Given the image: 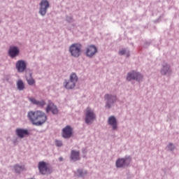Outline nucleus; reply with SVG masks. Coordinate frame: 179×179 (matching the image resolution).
I'll return each mask as SVG.
<instances>
[{
  "instance_id": "1",
  "label": "nucleus",
  "mask_w": 179,
  "mask_h": 179,
  "mask_svg": "<svg viewBox=\"0 0 179 179\" xmlns=\"http://www.w3.org/2000/svg\"><path fill=\"white\" fill-rule=\"evenodd\" d=\"M27 117L32 125L36 127H41L47 121V115L41 110H30L27 113Z\"/></svg>"
},
{
  "instance_id": "2",
  "label": "nucleus",
  "mask_w": 179,
  "mask_h": 179,
  "mask_svg": "<svg viewBox=\"0 0 179 179\" xmlns=\"http://www.w3.org/2000/svg\"><path fill=\"white\" fill-rule=\"evenodd\" d=\"M69 52L73 58H79L82 55V44L80 43L71 44L69 48Z\"/></svg>"
},
{
  "instance_id": "3",
  "label": "nucleus",
  "mask_w": 179,
  "mask_h": 179,
  "mask_svg": "<svg viewBox=\"0 0 179 179\" xmlns=\"http://www.w3.org/2000/svg\"><path fill=\"white\" fill-rule=\"evenodd\" d=\"M126 79L128 82L136 80V82H142L143 80V76L136 71H131L127 73Z\"/></svg>"
},
{
  "instance_id": "4",
  "label": "nucleus",
  "mask_w": 179,
  "mask_h": 179,
  "mask_svg": "<svg viewBox=\"0 0 179 179\" xmlns=\"http://www.w3.org/2000/svg\"><path fill=\"white\" fill-rule=\"evenodd\" d=\"M38 169L39 173L42 174V176H47L48 174H51L52 173V169L48 164L45 163V162H39L38 164Z\"/></svg>"
},
{
  "instance_id": "5",
  "label": "nucleus",
  "mask_w": 179,
  "mask_h": 179,
  "mask_svg": "<svg viewBox=\"0 0 179 179\" xmlns=\"http://www.w3.org/2000/svg\"><path fill=\"white\" fill-rule=\"evenodd\" d=\"M132 158L131 156H126L124 158H119L115 162L117 169H122V167H129L131 164Z\"/></svg>"
},
{
  "instance_id": "6",
  "label": "nucleus",
  "mask_w": 179,
  "mask_h": 179,
  "mask_svg": "<svg viewBox=\"0 0 179 179\" xmlns=\"http://www.w3.org/2000/svg\"><path fill=\"white\" fill-rule=\"evenodd\" d=\"M104 99L106 100V108L110 110L114 106V103H117V95L106 94L104 95Z\"/></svg>"
},
{
  "instance_id": "7",
  "label": "nucleus",
  "mask_w": 179,
  "mask_h": 179,
  "mask_svg": "<svg viewBox=\"0 0 179 179\" xmlns=\"http://www.w3.org/2000/svg\"><path fill=\"white\" fill-rule=\"evenodd\" d=\"M94 120H96V114H94V112L90 108H87L85 118V124H87V125H90L91 124H93Z\"/></svg>"
},
{
  "instance_id": "8",
  "label": "nucleus",
  "mask_w": 179,
  "mask_h": 179,
  "mask_svg": "<svg viewBox=\"0 0 179 179\" xmlns=\"http://www.w3.org/2000/svg\"><path fill=\"white\" fill-rule=\"evenodd\" d=\"M48 8H50V2L48 0H41L39 3V15H41V16L46 15Z\"/></svg>"
},
{
  "instance_id": "9",
  "label": "nucleus",
  "mask_w": 179,
  "mask_h": 179,
  "mask_svg": "<svg viewBox=\"0 0 179 179\" xmlns=\"http://www.w3.org/2000/svg\"><path fill=\"white\" fill-rule=\"evenodd\" d=\"M15 69L19 73H23L27 69V62L23 59L17 61L15 63Z\"/></svg>"
},
{
  "instance_id": "10",
  "label": "nucleus",
  "mask_w": 179,
  "mask_h": 179,
  "mask_svg": "<svg viewBox=\"0 0 179 179\" xmlns=\"http://www.w3.org/2000/svg\"><path fill=\"white\" fill-rule=\"evenodd\" d=\"M160 73L164 76H165V75H167V76H171V75L173 74V70H171L170 64L164 62L162 64V68L160 71Z\"/></svg>"
},
{
  "instance_id": "11",
  "label": "nucleus",
  "mask_w": 179,
  "mask_h": 179,
  "mask_svg": "<svg viewBox=\"0 0 179 179\" xmlns=\"http://www.w3.org/2000/svg\"><path fill=\"white\" fill-rule=\"evenodd\" d=\"M46 113H50L51 111L52 114L53 115H57L58 113H59V110H58V107L52 101H49L48 106L45 108Z\"/></svg>"
},
{
  "instance_id": "12",
  "label": "nucleus",
  "mask_w": 179,
  "mask_h": 179,
  "mask_svg": "<svg viewBox=\"0 0 179 179\" xmlns=\"http://www.w3.org/2000/svg\"><path fill=\"white\" fill-rule=\"evenodd\" d=\"M97 52V48L94 45H90L86 48L85 55L88 58H93V56L96 55Z\"/></svg>"
},
{
  "instance_id": "13",
  "label": "nucleus",
  "mask_w": 179,
  "mask_h": 179,
  "mask_svg": "<svg viewBox=\"0 0 179 179\" xmlns=\"http://www.w3.org/2000/svg\"><path fill=\"white\" fill-rule=\"evenodd\" d=\"M15 134L18 138H20V139H23L24 136H29L30 135V132L27 129H22V128H17L15 129Z\"/></svg>"
},
{
  "instance_id": "14",
  "label": "nucleus",
  "mask_w": 179,
  "mask_h": 179,
  "mask_svg": "<svg viewBox=\"0 0 179 179\" xmlns=\"http://www.w3.org/2000/svg\"><path fill=\"white\" fill-rule=\"evenodd\" d=\"M20 52V50H19V48L17 46L13 45L10 46L8 49V54L10 58H15V57H17L19 55V53Z\"/></svg>"
},
{
  "instance_id": "15",
  "label": "nucleus",
  "mask_w": 179,
  "mask_h": 179,
  "mask_svg": "<svg viewBox=\"0 0 179 179\" xmlns=\"http://www.w3.org/2000/svg\"><path fill=\"white\" fill-rule=\"evenodd\" d=\"M72 127L67 125L62 129V137L64 139H69L72 136Z\"/></svg>"
},
{
  "instance_id": "16",
  "label": "nucleus",
  "mask_w": 179,
  "mask_h": 179,
  "mask_svg": "<svg viewBox=\"0 0 179 179\" xmlns=\"http://www.w3.org/2000/svg\"><path fill=\"white\" fill-rule=\"evenodd\" d=\"M108 124L112 127L113 131H117L118 129V123L117 122V118L115 116H110L108 118Z\"/></svg>"
},
{
  "instance_id": "17",
  "label": "nucleus",
  "mask_w": 179,
  "mask_h": 179,
  "mask_svg": "<svg viewBox=\"0 0 179 179\" xmlns=\"http://www.w3.org/2000/svg\"><path fill=\"white\" fill-rule=\"evenodd\" d=\"M28 100L31 103V104L37 106L38 107H41V108H43V107H44V106H45L46 104L45 101H44L43 99L38 101L35 98L29 96L28 97Z\"/></svg>"
},
{
  "instance_id": "18",
  "label": "nucleus",
  "mask_w": 179,
  "mask_h": 179,
  "mask_svg": "<svg viewBox=\"0 0 179 179\" xmlns=\"http://www.w3.org/2000/svg\"><path fill=\"white\" fill-rule=\"evenodd\" d=\"M63 85L67 90H72V89L76 86V83L71 81L70 80H64Z\"/></svg>"
},
{
  "instance_id": "19",
  "label": "nucleus",
  "mask_w": 179,
  "mask_h": 179,
  "mask_svg": "<svg viewBox=\"0 0 179 179\" xmlns=\"http://www.w3.org/2000/svg\"><path fill=\"white\" fill-rule=\"evenodd\" d=\"M70 159L73 162H78V160H80V155L79 151L73 150L71 152Z\"/></svg>"
},
{
  "instance_id": "20",
  "label": "nucleus",
  "mask_w": 179,
  "mask_h": 179,
  "mask_svg": "<svg viewBox=\"0 0 179 179\" xmlns=\"http://www.w3.org/2000/svg\"><path fill=\"white\" fill-rule=\"evenodd\" d=\"M76 176L78 177H82L83 178L84 177H86L87 175V171L83 170V169H78L76 171L74 172Z\"/></svg>"
},
{
  "instance_id": "21",
  "label": "nucleus",
  "mask_w": 179,
  "mask_h": 179,
  "mask_svg": "<svg viewBox=\"0 0 179 179\" xmlns=\"http://www.w3.org/2000/svg\"><path fill=\"white\" fill-rule=\"evenodd\" d=\"M17 89L20 90V92H22V90H24V83H23V80H18L17 82Z\"/></svg>"
},
{
  "instance_id": "22",
  "label": "nucleus",
  "mask_w": 179,
  "mask_h": 179,
  "mask_svg": "<svg viewBox=\"0 0 179 179\" xmlns=\"http://www.w3.org/2000/svg\"><path fill=\"white\" fill-rule=\"evenodd\" d=\"M14 170H15V173H17V174H20V173H22V171H23V170H24V166H20V165L17 164L14 166Z\"/></svg>"
},
{
  "instance_id": "23",
  "label": "nucleus",
  "mask_w": 179,
  "mask_h": 179,
  "mask_svg": "<svg viewBox=\"0 0 179 179\" xmlns=\"http://www.w3.org/2000/svg\"><path fill=\"white\" fill-rule=\"evenodd\" d=\"M78 79V76L76 75V73H73L70 75V78L69 80H70L74 83H77Z\"/></svg>"
},
{
  "instance_id": "24",
  "label": "nucleus",
  "mask_w": 179,
  "mask_h": 179,
  "mask_svg": "<svg viewBox=\"0 0 179 179\" xmlns=\"http://www.w3.org/2000/svg\"><path fill=\"white\" fill-rule=\"evenodd\" d=\"M127 55V57H129V50H127V49L124 48L119 51V55Z\"/></svg>"
},
{
  "instance_id": "25",
  "label": "nucleus",
  "mask_w": 179,
  "mask_h": 179,
  "mask_svg": "<svg viewBox=\"0 0 179 179\" xmlns=\"http://www.w3.org/2000/svg\"><path fill=\"white\" fill-rule=\"evenodd\" d=\"M166 149H168V150H169L170 152H173L174 149H176V146H174V144H173L172 143H169L166 147Z\"/></svg>"
},
{
  "instance_id": "26",
  "label": "nucleus",
  "mask_w": 179,
  "mask_h": 179,
  "mask_svg": "<svg viewBox=\"0 0 179 179\" xmlns=\"http://www.w3.org/2000/svg\"><path fill=\"white\" fill-rule=\"evenodd\" d=\"M27 82L29 86H33V85H34V83H36V81H34V79H33V78L27 79Z\"/></svg>"
},
{
  "instance_id": "27",
  "label": "nucleus",
  "mask_w": 179,
  "mask_h": 179,
  "mask_svg": "<svg viewBox=\"0 0 179 179\" xmlns=\"http://www.w3.org/2000/svg\"><path fill=\"white\" fill-rule=\"evenodd\" d=\"M66 22H68V23H73V17L72 16H66Z\"/></svg>"
},
{
  "instance_id": "28",
  "label": "nucleus",
  "mask_w": 179,
  "mask_h": 179,
  "mask_svg": "<svg viewBox=\"0 0 179 179\" xmlns=\"http://www.w3.org/2000/svg\"><path fill=\"white\" fill-rule=\"evenodd\" d=\"M55 145H56V146H57V148H61V146H62V141H59V140H56L55 141Z\"/></svg>"
},
{
  "instance_id": "29",
  "label": "nucleus",
  "mask_w": 179,
  "mask_h": 179,
  "mask_svg": "<svg viewBox=\"0 0 179 179\" xmlns=\"http://www.w3.org/2000/svg\"><path fill=\"white\" fill-rule=\"evenodd\" d=\"M82 152H83V155H86V153H87V148H83Z\"/></svg>"
},
{
  "instance_id": "30",
  "label": "nucleus",
  "mask_w": 179,
  "mask_h": 179,
  "mask_svg": "<svg viewBox=\"0 0 179 179\" xmlns=\"http://www.w3.org/2000/svg\"><path fill=\"white\" fill-rule=\"evenodd\" d=\"M59 162H63L64 158H62V157H59Z\"/></svg>"
},
{
  "instance_id": "31",
  "label": "nucleus",
  "mask_w": 179,
  "mask_h": 179,
  "mask_svg": "<svg viewBox=\"0 0 179 179\" xmlns=\"http://www.w3.org/2000/svg\"><path fill=\"white\" fill-rule=\"evenodd\" d=\"M30 76H31V73H30Z\"/></svg>"
}]
</instances>
